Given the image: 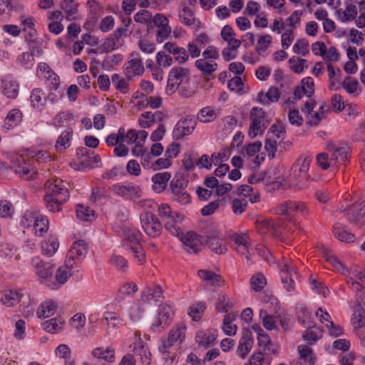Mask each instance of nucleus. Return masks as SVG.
I'll use <instances>...</instances> for the list:
<instances>
[{"mask_svg":"<svg viewBox=\"0 0 365 365\" xmlns=\"http://www.w3.org/2000/svg\"><path fill=\"white\" fill-rule=\"evenodd\" d=\"M4 94L9 98H15L19 93V84L16 81L5 78L2 80Z\"/></svg>","mask_w":365,"mask_h":365,"instance_id":"aec40b11","label":"nucleus"},{"mask_svg":"<svg viewBox=\"0 0 365 365\" xmlns=\"http://www.w3.org/2000/svg\"><path fill=\"white\" fill-rule=\"evenodd\" d=\"M163 120V113L157 111L154 113L151 112H144L139 118V125L143 128L150 127L153 123L157 121H162Z\"/></svg>","mask_w":365,"mask_h":365,"instance_id":"dca6fc26","label":"nucleus"},{"mask_svg":"<svg viewBox=\"0 0 365 365\" xmlns=\"http://www.w3.org/2000/svg\"><path fill=\"white\" fill-rule=\"evenodd\" d=\"M171 178L168 172L158 173L152 177L153 190L158 193L162 192L167 187L168 182Z\"/></svg>","mask_w":365,"mask_h":365,"instance_id":"2eb2a0df","label":"nucleus"},{"mask_svg":"<svg viewBox=\"0 0 365 365\" xmlns=\"http://www.w3.org/2000/svg\"><path fill=\"white\" fill-rule=\"evenodd\" d=\"M232 307V303L226 295H220L215 302V309L218 312L227 313Z\"/></svg>","mask_w":365,"mask_h":365,"instance_id":"79ce46f5","label":"nucleus"},{"mask_svg":"<svg viewBox=\"0 0 365 365\" xmlns=\"http://www.w3.org/2000/svg\"><path fill=\"white\" fill-rule=\"evenodd\" d=\"M351 321L353 324H357L359 328L364 327L365 325V308L361 306L356 307Z\"/></svg>","mask_w":365,"mask_h":365,"instance_id":"37998d69","label":"nucleus"},{"mask_svg":"<svg viewBox=\"0 0 365 365\" xmlns=\"http://www.w3.org/2000/svg\"><path fill=\"white\" fill-rule=\"evenodd\" d=\"M71 256L78 258L85 256L87 252V244L84 240L76 241L69 250Z\"/></svg>","mask_w":365,"mask_h":365,"instance_id":"2f4dec72","label":"nucleus"},{"mask_svg":"<svg viewBox=\"0 0 365 365\" xmlns=\"http://www.w3.org/2000/svg\"><path fill=\"white\" fill-rule=\"evenodd\" d=\"M297 274L295 267L287 262L284 263L281 269V280L284 284V287L288 292H292L294 289L295 282L292 278V274Z\"/></svg>","mask_w":365,"mask_h":365,"instance_id":"1a4fd4ad","label":"nucleus"},{"mask_svg":"<svg viewBox=\"0 0 365 365\" xmlns=\"http://www.w3.org/2000/svg\"><path fill=\"white\" fill-rule=\"evenodd\" d=\"M92 355L98 359H103L107 362L111 363L115 359V351L112 346H108L106 349L103 347H98L93 350Z\"/></svg>","mask_w":365,"mask_h":365,"instance_id":"5701e85b","label":"nucleus"},{"mask_svg":"<svg viewBox=\"0 0 365 365\" xmlns=\"http://www.w3.org/2000/svg\"><path fill=\"white\" fill-rule=\"evenodd\" d=\"M21 297V294L19 292L8 290L4 294V295L1 298V302H2V304L8 307H10L19 302L20 301Z\"/></svg>","mask_w":365,"mask_h":365,"instance_id":"f704fd0d","label":"nucleus"},{"mask_svg":"<svg viewBox=\"0 0 365 365\" xmlns=\"http://www.w3.org/2000/svg\"><path fill=\"white\" fill-rule=\"evenodd\" d=\"M14 212L12 203L7 200H0V216L1 217H11Z\"/></svg>","mask_w":365,"mask_h":365,"instance_id":"6e6d98bb","label":"nucleus"},{"mask_svg":"<svg viewBox=\"0 0 365 365\" xmlns=\"http://www.w3.org/2000/svg\"><path fill=\"white\" fill-rule=\"evenodd\" d=\"M113 190L117 195L129 200H136L141 197L142 190L138 185L117 183L113 186Z\"/></svg>","mask_w":365,"mask_h":365,"instance_id":"6e6552de","label":"nucleus"},{"mask_svg":"<svg viewBox=\"0 0 365 365\" xmlns=\"http://www.w3.org/2000/svg\"><path fill=\"white\" fill-rule=\"evenodd\" d=\"M189 75V70L187 68L175 66L172 68L168 73V78L175 80V82H178L180 85L182 82L183 78Z\"/></svg>","mask_w":365,"mask_h":365,"instance_id":"c9c22d12","label":"nucleus"},{"mask_svg":"<svg viewBox=\"0 0 365 365\" xmlns=\"http://www.w3.org/2000/svg\"><path fill=\"white\" fill-rule=\"evenodd\" d=\"M265 112L262 108L253 107L250 111L251 123L248 130V135L252 139L258 134L262 135L268 126V121H264Z\"/></svg>","mask_w":365,"mask_h":365,"instance_id":"f257e3e1","label":"nucleus"},{"mask_svg":"<svg viewBox=\"0 0 365 365\" xmlns=\"http://www.w3.org/2000/svg\"><path fill=\"white\" fill-rule=\"evenodd\" d=\"M33 228L35 230L36 233H38L41 236L48 229V220L43 217H38V216L36 222H34Z\"/></svg>","mask_w":365,"mask_h":365,"instance_id":"864d4df0","label":"nucleus"},{"mask_svg":"<svg viewBox=\"0 0 365 365\" xmlns=\"http://www.w3.org/2000/svg\"><path fill=\"white\" fill-rule=\"evenodd\" d=\"M203 237V244L205 243L212 252L217 255H222L227 252L223 236L217 230H207Z\"/></svg>","mask_w":365,"mask_h":365,"instance_id":"f03ea898","label":"nucleus"},{"mask_svg":"<svg viewBox=\"0 0 365 365\" xmlns=\"http://www.w3.org/2000/svg\"><path fill=\"white\" fill-rule=\"evenodd\" d=\"M197 274L202 279L210 282L213 286H220L223 282L221 276L212 271L200 269Z\"/></svg>","mask_w":365,"mask_h":365,"instance_id":"393cba45","label":"nucleus"},{"mask_svg":"<svg viewBox=\"0 0 365 365\" xmlns=\"http://www.w3.org/2000/svg\"><path fill=\"white\" fill-rule=\"evenodd\" d=\"M57 309V304L53 300L45 301L41 303L37 310V315L39 318H47L53 316Z\"/></svg>","mask_w":365,"mask_h":365,"instance_id":"6ab92c4d","label":"nucleus"},{"mask_svg":"<svg viewBox=\"0 0 365 365\" xmlns=\"http://www.w3.org/2000/svg\"><path fill=\"white\" fill-rule=\"evenodd\" d=\"M298 351L300 354V357L311 365H314L315 363L316 358L312 356V349L307 345H300L298 346Z\"/></svg>","mask_w":365,"mask_h":365,"instance_id":"09e8293b","label":"nucleus"},{"mask_svg":"<svg viewBox=\"0 0 365 365\" xmlns=\"http://www.w3.org/2000/svg\"><path fill=\"white\" fill-rule=\"evenodd\" d=\"M38 214L33 210H26L21 217V225L24 227H33L34 222H36Z\"/></svg>","mask_w":365,"mask_h":365,"instance_id":"de8ad7c7","label":"nucleus"},{"mask_svg":"<svg viewBox=\"0 0 365 365\" xmlns=\"http://www.w3.org/2000/svg\"><path fill=\"white\" fill-rule=\"evenodd\" d=\"M247 206V201L245 199H234L232 202V211L235 215H241L244 212Z\"/></svg>","mask_w":365,"mask_h":365,"instance_id":"680f3d73","label":"nucleus"},{"mask_svg":"<svg viewBox=\"0 0 365 365\" xmlns=\"http://www.w3.org/2000/svg\"><path fill=\"white\" fill-rule=\"evenodd\" d=\"M120 43L116 42L111 36H108L104 40V42L99 46L98 49L101 50V53H108L114 51Z\"/></svg>","mask_w":365,"mask_h":365,"instance_id":"4d7b16f0","label":"nucleus"},{"mask_svg":"<svg viewBox=\"0 0 365 365\" xmlns=\"http://www.w3.org/2000/svg\"><path fill=\"white\" fill-rule=\"evenodd\" d=\"M259 317L262 319L263 327L267 330L271 331L277 328L274 317L269 315L267 311L261 310Z\"/></svg>","mask_w":365,"mask_h":365,"instance_id":"49530a36","label":"nucleus"},{"mask_svg":"<svg viewBox=\"0 0 365 365\" xmlns=\"http://www.w3.org/2000/svg\"><path fill=\"white\" fill-rule=\"evenodd\" d=\"M46 192L45 195L59 197L67 200L69 198L68 189L65 186L63 181L59 178H53L46 182Z\"/></svg>","mask_w":365,"mask_h":365,"instance_id":"423d86ee","label":"nucleus"},{"mask_svg":"<svg viewBox=\"0 0 365 365\" xmlns=\"http://www.w3.org/2000/svg\"><path fill=\"white\" fill-rule=\"evenodd\" d=\"M205 308L206 305L204 302H197L193 304V306L190 307L188 314L192 318L194 321L197 322L202 318Z\"/></svg>","mask_w":365,"mask_h":365,"instance_id":"58836bf2","label":"nucleus"},{"mask_svg":"<svg viewBox=\"0 0 365 365\" xmlns=\"http://www.w3.org/2000/svg\"><path fill=\"white\" fill-rule=\"evenodd\" d=\"M52 75L53 76V79L51 80V91L47 96L46 100L50 101L51 102H55L58 97L61 96L60 92H57V88L59 85V78L57 75L52 72Z\"/></svg>","mask_w":365,"mask_h":365,"instance_id":"a18cd8bd","label":"nucleus"},{"mask_svg":"<svg viewBox=\"0 0 365 365\" xmlns=\"http://www.w3.org/2000/svg\"><path fill=\"white\" fill-rule=\"evenodd\" d=\"M140 220L144 232L150 237H158L162 230V225L158 217L150 212L140 215Z\"/></svg>","mask_w":365,"mask_h":365,"instance_id":"7ed1b4c3","label":"nucleus"},{"mask_svg":"<svg viewBox=\"0 0 365 365\" xmlns=\"http://www.w3.org/2000/svg\"><path fill=\"white\" fill-rule=\"evenodd\" d=\"M193 11L187 7L182 9V13H180L179 18L180 21L186 26H191L195 23V19L193 17Z\"/></svg>","mask_w":365,"mask_h":365,"instance_id":"bf43d9fd","label":"nucleus"},{"mask_svg":"<svg viewBox=\"0 0 365 365\" xmlns=\"http://www.w3.org/2000/svg\"><path fill=\"white\" fill-rule=\"evenodd\" d=\"M195 66L201 71L202 76H209L216 71L217 64L216 63H210L203 58L197 60Z\"/></svg>","mask_w":365,"mask_h":365,"instance_id":"c756f323","label":"nucleus"},{"mask_svg":"<svg viewBox=\"0 0 365 365\" xmlns=\"http://www.w3.org/2000/svg\"><path fill=\"white\" fill-rule=\"evenodd\" d=\"M271 133L275 135L277 139H284L285 138L286 130L283 123L278 121L277 123L272 125L269 129L267 135Z\"/></svg>","mask_w":365,"mask_h":365,"instance_id":"3c124183","label":"nucleus"},{"mask_svg":"<svg viewBox=\"0 0 365 365\" xmlns=\"http://www.w3.org/2000/svg\"><path fill=\"white\" fill-rule=\"evenodd\" d=\"M250 284L255 291H260L266 284V279L262 273H258L251 278Z\"/></svg>","mask_w":365,"mask_h":365,"instance_id":"13d9d810","label":"nucleus"},{"mask_svg":"<svg viewBox=\"0 0 365 365\" xmlns=\"http://www.w3.org/2000/svg\"><path fill=\"white\" fill-rule=\"evenodd\" d=\"M71 276L70 271L64 267H60L56 272V280L61 284L66 282L68 279Z\"/></svg>","mask_w":365,"mask_h":365,"instance_id":"69168bd1","label":"nucleus"},{"mask_svg":"<svg viewBox=\"0 0 365 365\" xmlns=\"http://www.w3.org/2000/svg\"><path fill=\"white\" fill-rule=\"evenodd\" d=\"M21 111L19 109H13L8 113L5 124H7L9 127L15 126L21 120Z\"/></svg>","mask_w":365,"mask_h":365,"instance_id":"5fc2aeb1","label":"nucleus"},{"mask_svg":"<svg viewBox=\"0 0 365 365\" xmlns=\"http://www.w3.org/2000/svg\"><path fill=\"white\" fill-rule=\"evenodd\" d=\"M174 314L173 307L168 304H163L160 306L158 311V319L156 324H152V329L154 332L159 331L158 328L160 326H163V329L165 326L168 324V321L172 318Z\"/></svg>","mask_w":365,"mask_h":365,"instance_id":"9b49d317","label":"nucleus"},{"mask_svg":"<svg viewBox=\"0 0 365 365\" xmlns=\"http://www.w3.org/2000/svg\"><path fill=\"white\" fill-rule=\"evenodd\" d=\"M63 324V320H62L60 317H54L45 321L42 324V327L45 331L53 333L61 330Z\"/></svg>","mask_w":365,"mask_h":365,"instance_id":"473e14b6","label":"nucleus"},{"mask_svg":"<svg viewBox=\"0 0 365 365\" xmlns=\"http://www.w3.org/2000/svg\"><path fill=\"white\" fill-rule=\"evenodd\" d=\"M349 158V148L347 146L337 147L331 153L330 161H337L344 163Z\"/></svg>","mask_w":365,"mask_h":365,"instance_id":"bb28decb","label":"nucleus"},{"mask_svg":"<svg viewBox=\"0 0 365 365\" xmlns=\"http://www.w3.org/2000/svg\"><path fill=\"white\" fill-rule=\"evenodd\" d=\"M311 158L307 155H301L292 168V175L294 178H302L306 175L309 168Z\"/></svg>","mask_w":365,"mask_h":365,"instance_id":"ddd939ff","label":"nucleus"},{"mask_svg":"<svg viewBox=\"0 0 365 365\" xmlns=\"http://www.w3.org/2000/svg\"><path fill=\"white\" fill-rule=\"evenodd\" d=\"M36 274L41 278L46 279L53 274V265L49 262H37Z\"/></svg>","mask_w":365,"mask_h":365,"instance_id":"a19ab883","label":"nucleus"},{"mask_svg":"<svg viewBox=\"0 0 365 365\" xmlns=\"http://www.w3.org/2000/svg\"><path fill=\"white\" fill-rule=\"evenodd\" d=\"M128 63L129 66L125 68V74L128 80H130L132 78L130 75V70L133 74L135 76H140L143 73L145 68L140 58H133L130 60Z\"/></svg>","mask_w":365,"mask_h":365,"instance_id":"412c9836","label":"nucleus"},{"mask_svg":"<svg viewBox=\"0 0 365 365\" xmlns=\"http://www.w3.org/2000/svg\"><path fill=\"white\" fill-rule=\"evenodd\" d=\"M91 155H93V151L86 148L81 147L76 149V155L83 168H91Z\"/></svg>","mask_w":365,"mask_h":365,"instance_id":"b1692460","label":"nucleus"},{"mask_svg":"<svg viewBox=\"0 0 365 365\" xmlns=\"http://www.w3.org/2000/svg\"><path fill=\"white\" fill-rule=\"evenodd\" d=\"M180 240L186 247L188 252L197 253L202 250L203 245V236L197 235L195 232L189 231L184 234L181 232L178 236Z\"/></svg>","mask_w":365,"mask_h":365,"instance_id":"39448f33","label":"nucleus"},{"mask_svg":"<svg viewBox=\"0 0 365 365\" xmlns=\"http://www.w3.org/2000/svg\"><path fill=\"white\" fill-rule=\"evenodd\" d=\"M157 63L163 67H168L173 64V58L171 56L165 53L164 51H159L156 56Z\"/></svg>","mask_w":365,"mask_h":365,"instance_id":"774afa93","label":"nucleus"},{"mask_svg":"<svg viewBox=\"0 0 365 365\" xmlns=\"http://www.w3.org/2000/svg\"><path fill=\"white\" fill-rule=\"evenodd\" d=\"M217 336V331L215 329L200 331L196 334V341L200 346L207 348L215 344Z\"/></svg>","mask_w":365,"mask_h":365,"instance_id":"4468645a","label":"nucleus"},{"mask_svg":"<svg viewBox=\"0 0 365 365\" xmlns=\"http://www.w3.org/2000/svg\"><path fill=\"white\" fill-rule=\"evenodd\" d=\"M135 341L133 342V351L140 356L142 363L149 365L150 363V352L145 343L141 339L138 331L135 333Z\"/></svg>","mask_w":365,"mask_h":365,"instance_id":"9d476101","label":"nucleus"},{"mask_svg":"<svg viewBox=\"0 0 365 365\" xmlns=\"http://www.w3.org/2000/svg\"><path fill=\"white\" fill-rule=\"evenodd\" d=\"M272 36L270 35H264L259 37L256 46V51L259 54H261L262 51H265L269 45L272 43Z\"/></svg>","mask_w":365,"mask_h":365,"instance_id":"0e129e2a","label":"nucleus"},{"mask_svg":"<svg viewBox=\"0 0 365 365\" xmlns=\"http://www.w3.org/2000/svg\"><path fill=\"white\" fill-rule=\"evenodd\" d=\"M307 47L308 41L304 38H299L294 43L293 46V51L297 54L306 56L309 53Z\"/></svg>","mask_w":365,"mask_h":365,"instance_id":"052dcab7","label":"nucleus"},{"mask_svg":"<svg viewBox=\"0 0 365 365\" xmlns=\"http://www.w3.org/2000/svg\"><path fill=\"white\" fill-rule=\"evenodd\" d=\"M138 290V286L133 283H125L122 285L118 290V297L124 299L127 296L131 295Z\"/></svg>","mask_w":365,"mask_h":365,"instance_id":"8fccbe9b","label":"nucleus"},{"mask_svg":"<svg viewBox=\"0 0 365 365\" xmlns=\"http://www.w3.org/2000/svg\"><path fill=\"white\" fill-rule=\"evenodd\" d=\"M122 230L125 240L130 244V247L131 245L140 243L142 234L138 230L125 225Z\"/></svg>","mask_w":365,"mask_h":365,"instance_id":"4be33fe9","label":"nucleus"},{"mask_svg":"<svg viewBox=\"0 0 365 365\" xmlns=\"http://www.w3.org/2000/svg\"><path fill=\"white\" fill-rule=\"evenodd\" d=\"M187 185L188 180L181 173H177L170 182V189L176 192L178 189H186Z\"/></svg>","mask_w":365,"mask_h":365,"instance_id":"72a5a7b5","label":"nucleus"},{"mask_svg":"<svg viewBox=\"0 0 365 365\" xmlns=\"http://www.w3.org/2000/svg\"><path fill=\"white\" fill-rule=\"evenodd\" d=\"M72 134L73 130L71 128H68L65 130L58 138L56 143V148L57 150H61V147H63V149H66L68 147L69 145L68 143L72 137Z\"/></svg>","mask_w":365,"mask_h":365,"instance_id":"4c0bfd02","label":"nucleus"},{"mask_svg":"<svg viewBox=\"0 0 365 365\" xmlns=\"http://www.w3.org/2000/svg\"><path fill=\"white\" fill-rule=\"evenodd\" d=\"M58 247V242L55 237H49L41 244L42 254L48 257L52 256Z\"/></svg>","mask_w":365,"mask_h":365,"instance_id":"c85d7f7f","label":"nucleus"},{"mask_svg":"<svg viewBox=\"0 0 365 365\" xmlns=\"http://www.w3.org/2000/svg\"><path fill=\"white\" fill-rule=\"evenodd\" d=\"M152 14L148 10H140L134 16V20L140 24H146L148 30H150L153 26L151 25Z\"/></svg>","mask_w":365,"mask_h":365,"instance_id":"ea45409f","label":"nucleus"},{"mask_svg":"<svg viewBox=\"0 0 365 365\" xmlns=\"http://www.w3.org/2000/svg\"><path fill=\"white\" fill-rule=\"evenodd\" d=\"M287 202L289 211L288 221H292V213L294 212L299 213L304 217L309 215L308 208L304 202L292 200H287Z\"/></svg>","mask_w":365,"mask_h":365,"instance_id":"f3484780","label":"nucleus"},{"mask_svg":"<svg viewBox=\"0 0 365 365\" xmlns=\"http://www.w3.org/2000/svg\"><path fill=\"white\" fill-rule=\"evenodd\" d=\"M221 202L222 200L217 199L204 206L201 210V215L202 216H208L212 215L219 207L220 203Z\"/></svg>","mask_w":365,"mask_h":365,"instance_id":"338daca9","label":"nucleus"},{"mask_svg":"<svg viewBox=\"0 0 365 365\" xmlns=\"http://www.w3.org/2000/svg\"><path fill=\"white\" fill-rule=\"evenodd\" d=\"M333 234L336 238L341 242L347 243L354 242L355 240V235L352 233L348 232L344 227L339 224L336 223L333 227Z\"/></svg>","mask_w":365,"mask_h":365,"instance_id":"a211bd4d","label":"nucleus"},{"mask_svg":"<svg viewBox=\"0 0 365 365\" xmlns=\"http://www.w3.org/2000/svg\"><path fill=\"white\" fill-rule=\"evenodd\" d=\"M43 200L46 208L50 212H60L62 205L66 201L51 195H45Z\"/></svg>","mask_w":365,"mask_h":365,"instance_id":"a878e982","label":"nucleus"},{"mask_svg":"<svg viewBox=\"0 0 365 365\" xmlns=\"http://www.w3.org/2000/svg\"><path fill=\"white\" fill-rule=\"evenodd\" d=\"M290 68L296 73H302L304 71V66L307 61L304 58L292 57L289 59Z\"/></svg>","mask_w":365,"mask_h":365,"instance_id":"603ef678","label":"nucleus"},{"mask_svg":"<svg viewBox=\"0 0 365 365\" xmlns=\"http://www.w3.org/2000/svg\"><path fill=\"white\" fill-rule=\"evenodd\" d=\"M130 250L133 251L135 258L140 264L145 263L146 258L145 253L140 243L131 245Z\"/></svg>","mask_w":365,"mask_h":365,"instance_id":"e2e57ef3","label":"nucleus"},{"mask_svg":"<svg viewBox=\"0 0 365 365\" xmlns=\"http://www.w3.org/2000/svg\"><path fill=\"white\" fill-rule=\"evenodd\" d=\"M185 329L186 326L184 324H178L170 331L168 338L170 341H173L174 344L178 341L181 342L185 338Z\"/></svg>","mask_w":365,"mask_h":365,"instance_id":"cd10ccee","label":"nucleus"},{"mask_svg":"<svg viewBox=\"0 0 365 365\" xmlns=\"http://www.w3.org/2000/svg\"><path fill=\"white\" fill-rule=\"evenodd\" d=\"M196 124L197 123L194 118L187 117L180 119L173 129V138L180 140L184 136L190 135L194 130Z\"/></svg>","mask_w":365,"mask_h":365,"instance_id":"0eeeda50","label":"nucleus"},{"mask_svg":"<svg viewBox=\"0 0 365 365\" xmlns=\"http://www.w3.org/2000/svg\"><path fill=\"white\" fill-rule=\"evenodd\" d=\"M13 169L16 173L33 179L37 174L36 170L31 168V160L23 155H16L12 157Z\"/></svg>","mask_w":365,"mask_h":365,"instance_id":"20e7f679","label":"nucleus"},{"mask_svg":"<svg viewBox=\"0 0 365 365\" xmlns=\"http://www.w3.org/2000/svg\"><path fill=\"white\" fill-rule=\"evenodd\" d=\"M30 98L34 108H39L40 107H42L46 101L45 93L42 90L39 88L34 89L31 92Z\"/></svg>","mask_w":365,"mask_h":365,"instance_id":"e433bc0d","label":"nucleus"},{"mask_svg":"<svg viewBox=\"0 0 365 365\" xmlns=\"http://www.w3.org/2000/svg\"><path fill=\"white\" fill-rule=\"evenodd\" d=\"M77 217L83 221L91 222L95 219V212L89 207H85L82 204H78L76 207Z\"/></svg>","mask_w":365,"mask_h":365,"instance_id":"7c9ffc66","label":"nucleus"},{"mask_svg":"<svg viewBox=\"0 0 365 365\" xmlns=\"http://www.w3.org/2000/svg\"><path fill=\"white\" fill-rule=\"evenodd\" d=\"M350 222L358 225L360 220L365 215V200L361 202H354L349 205V212L346 214Z\"/></svg>","mask_w":365,"mask_h":365,"instance_id":"f8f14e48","label":"nucleus"},{"mask_svg":"<svg viewBox=\"0 0 365 365\" xmlns=\"http://www.w3.org/2000/svg\"><path fill=\"white\" fill-rule=\"evenodd\" d=\"M216 116L215 111L210 107L203 108L197 114L198 120L203 123L211 122Z\"/></svg>","mask_w":365,"mask_h":365,"instance_id":"c03bdc74","label":"nucleus"}]
</instances>
